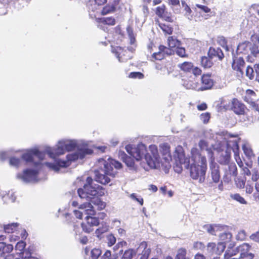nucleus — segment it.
Segmentation results:
<instances>
[{
    "instance_id": "obj_52",
    "label": "nucleus",
    "mask_w": 259,
    "mask_h": 259,
    "mask_svg": "<svg viewBox=\"0 0 259 259\" xmlns=\"http://www.w3.org/2000/svg\"><path fill=\"white\" fill-rule=\"evenodd\" d=\"M20 162V160L15 157H12L10 159V164L14 166H18Z\"/></svg>"
},
{
    "instance_id": "obj_29",
    "label": "nucleus",
    "mask_w": 259,
    "mask_h": 259,
    "mask_svg": "<svg viewBox=\"0 0 259 259\" xmlns=\"http://www.w3.org/2000/svg\"><path fill=\"white\" fill-rule=\"evenodd\" d=\"M201 63L204 68H210L213 64L212 61L208 57L204 56L201 58Z\"/></svg>"
},
{
    "instance_id": "obj_37",
    "label": "nucleus",
    "mask_w": 259,
    "mask_h": 259,
    "mask_svg": "<svg viewBox=\"0 0 259 259\" xmlns=\"http://www.w3.org/2000/svg\"><path fill=\"white\" fill-rule=\"evenodd\" d=\"M163 53L159 50V51L153 54L151 60L154 61V60H161L164 58Z\"/></svg>"
},
{
    "instance_id": "obj_8",
    "label": "nucleus",
    "mask_w": 259,
    "mask_h": 259,
    "mask_svg": "<svg viewBox=\"0 0 259 259\" xmlns=\"http://www.w3.org/2000/svg\"><path fill=\"white\" fill-rule=\"evenodd\" d=\"M213 85V81L208 75H203L201 77V84L196 83L191 85L190 89L196 91H204L210 89Z\"/></svg>"
},
{
    "instance_id": "obj_30",
    "label": "nucleus",
    "mask_w": 259,
    "mask_h": 259,
    "mask_svg": "<svg viewBox=\"0 0 259 259\" xmlns=\"http://www.w3.org/2000/svg\"><path fill=\"white\" fill-rule=\"evenodd\" d=\"M25 243L23 241L18 242L15 246V249L16 250H19L20 252H18V254H20V258H22V254L25 251H27V250H24V249L25 246Z\"/></svg>"
},
{
    "instance_id": "obj_19",
    "label": "nucleus",
    "mask_w": 259,
    "mask_h": 259,
    "mask_svg": "<svg viewBox=\"0 0 259 259\" xmlns=\"http://www.w3.org/2000/svg\"><path fill=\"white\" fill-rule=\"evenodd\" d=\"M244 64V61L242 57H236L234 59L232 66L234 70L239 72L242 75Z\"/></svg>"
},
{
    "instance_id": "obj_57",
    "label": "nucleus",
    "mask_w": 259,
    "mask_h": 259,
    "mask_svg": "<svg viewBox=\"0 0 259 259\" xmlns=\"http://www.w3.org/2000/svg\"><path fill=\"white\" fill-rule=\"evenodd\" d=\"M193 247L196 249L203 250L205 248V245L201 242H196L194 243Z\"/></svg>"
},
{
    "instance_id": "obj_6",
    "label": "nucleus",
    "mask_w": 259,
    "mask_h": 259,
    "mask_svg": "<svg viewBox=\"0 0 259 259\" xmlns=\"http://www.w3.org/2000/svg\"><path fill=\"white\" fill-rule=\"evenodd\" d=\"M174 157L175 159L174 169L176 172L181 173L183 167L187 169L189 168L191 158H188L185 157L183 148L181 146L176 147Z\"/></svg>"
},
{
    "instance_id": "obj_35",
    "label": "nucleus",
    "mask_w": 259,
    "mask_h": 259,
    "mask_svg": "<svg viewBox=\"0 0 259 259\" xmlns=\"http://www.w3.org/2000/svg\"><path fill=\"white\" fill-rule=\"evenodd\" d=\"M231 198L238 201L241 204H246L247 201L239 194H231L230 195Z\"/></svg>"
},
{
    "instance_id": "obj_48",
    "label": "nucleus",
    "mask_w": 259,
    "mask_h": 259,
    "mask_svg": "<svg viewBox=\"0 0 259 259\" xmlns=\"http://www.w3.org/2000/svg\"><path fill=\"white\" fill-rule=\"evenodd\" d=\"M115 9L114 6H106L102 10V14L103 15H106L108 13L114 11Z\"/></svg>"
},
{
    "instance_id": "obj_5",
    "label": "nucleus",
    "mask_w": 259,
    "mask_h": 259,
    "mask_svg": "<svg viewBox=\"0 0 259 259\" xmlns=\"http://www.w3.org/2000/svg\"><path fill=\"white\" fill-rule=\"evenodd\" d=\"M101 187L98 185L93 183V179L90 177L87 179V184L83 188L78 190V194L81 199H85L88 201H91L94 204L95 209L102 210L106 207V203L98 198L95 197L98 195H101L99 192Z\"/></svg>"
},
{
    "instance_id": "obj_32",
    "label": "nucleus",
    "mask_w": 259,
    "mask_h": 259,
    "mask_svg": "<svg viewBox=\"0 0 259 259\" xmlns=\"http://www.w3.org/2000/svg\"><path fill=\"white\" fill-rule=\"evenodd\" d=\"M100 23L102 24L114 25L115 24V20L112 17H105L100 19Z\"/></svg>"
},
{
    "instance_id": "obj_7",
    "label": "nucleus",
    "mask_w": 259,
    "mask_h": 259,
    "mask_svg": "<svg viewBox=\"0 0 259 259\" xmlns=\"http://www.w3.org/2000/svg\"><path fill=\"white\" fill-rule=\"evenodd\" d=\"M251 38L253 44H251L250 54L248 55L246 59L248 62H253L255 59L259 60V35H253Z\"/></svg>"
},
{
    "instance_id": "obj_46",
    "label": "nucleus",
    "mask_w": 259,
    "mask_h": 259,
    "mask_svg": "<svg viewBox=\"0 0 259 259\" xmlns=\"http://www.w3.org/2000/svg\"><path fill=\"white\" fill-rule=\"evenodd\" d=\"M176 54L181 57H186L187 55L184 48L178 47L177 48Z\"/></svg>"
},
{
    "instance_id": "obj_34",
    "label": "nucleus",
    "mask_w": 259,
    "mask_h": 259,
    "mask_svg": "<svg viewBox=\"0 0 259 259\" xmlns=\"http://www.w3.org/2000/svg\"><path fill=\"white\" fill-rule=\"evenodd\" d=\"M246 75L249 79H252L255 78V72L252 67L250 66H247L246 69Z\"/></svg>"
},
{
    "instance_id": "obj_55",
    "label": "nucleus",
    "mask_w": 259,
    "mask_h": 259,
    "mask_svg": "<svg viewBox=\"0 0 259 259\" xmlns=\"http://www.w3.org/2000/svg\"><path fill=\"white\" fill-rule=\"evenodd\" d=\"M13 249V246L11 244H6L5 243V247L3 248V253H9Z\"/></svg>"
},
{
    "instance_id": "obj_41",
    "label": "nucleus",
    "mask_w": 259,
    "mask_h": 259,
    "mask_svg": "<svg viewBox=\"0 0 259 259\" xmlns=\"http://www.w3.org/2000/svg\"><path fill=\"white\" fill-rule=\"evenodd\" d=\"M135 252L133 249H128L125 251L121 259H132Z\"/></svg>"
},
{
    "instance_id": "obj_64",
    "label": "nucleus",
    "mask_w": 259,
    "mask_h": 259,
    "mask_svg": "<svg viewBox=\"0 0 259 259\" xmlns=\"http://www.w3.org/2000/svg\"><path fill=\"white\" fill-rule=\"evenodd\" d=\"M73 212H74V215H75V217L78 218V219H81L82 218V212H80V211L78 210H73Z\"/></svg>"
},
{
    "instance_id": "obj_62",
    "label": "nucleus",
    "mask_w": 259,
    "mask_h": 259,
    "mask_svg": "<svg viewBox=\"0 0 259 259\" xmlns=\"http://www.w3.org/2000/svg\"><path fill=\"white\" fill-rule=\"evenodd\" d=\"M254 70L255 72V80L259 82V64L254 65Z\"/></svg>"
},
{
    "instance_id": "obj_63",
    "label": "nucleus",
    "mask_w": 259,
    "mask_h": 259,
    "mask_svg": "<svg viewBox=\"0 0 259 259\" xmlns=\"http://www.w3.org/2000/svg\"><path fill=\"white\" fill-rule=\"evenodd\" d=\"M192 72L194 75L198 76L201 75L202 71L200 68L196 67L193 68Z\"/></svg>"
},
{
    "instance_id": "obj_54",
    "label": "nucleus",
    "mask_w": 259,
    "mask_h": 259,
    "mask_svg": "<svg viewBox=\"0 0 259 259\" xmlns=\"http://www.w3.org/2000/svg\"><path fill=\"white\" fill-rule=\"evenodd\" d=\"M130 198L133 200H136L138 202H139L141 205H142L143 204V199L141 197H137V195L135 193H133L131 194Z\"/></svg>"
},
{
    "instance_id": "obj_18",
    "label": "nucleus",
    "mask_w": 259,
    "mask_h": 259,
    "mask_svg": "<svg viewBox=\"0 0 259 259\" xmlns=\"http://www.w3.org/2000/svg\"><path fill=\"white\" fill-rule=\"evenodd\" d=\"M210 168L211 169V176L213 182L215 183H219L220 180V174L218 164L211 161Z\"/></svg>"
},
{
    "instance_id": "obj_45",
    "label": "nucleus",
    "mask_w": 259,
    "mask_h": 259,
    "mask_svg": "<svg viewBox=\"0 0 259 259\" xmlns=\"http://www.w3.org/2000/svg\"><path fill=\"white\" fill-rule=\"evenodd\" d=\"M186 250L184 248H180L178 250L177 259H186Z\"/></svg>"
},
{
    "instance_id": "obj_3",
    "label": "nucleus",
    "mask_w": 259,
    "mask_h": 259,
    "mask_svg": "<svg viewBox=\"0 0 259 259\" xmlns=\"http://www.w3.org/2000/svg\"><path fill=\"white\" fill-rule=\"evenodd\" d=\"M98 165L99 169L95 171V180L97 182L106 185L110 182V177L113 178L116 174V170L119 169L121 164L120 162L110 158L106 160L101 158L98 160Z\"/></svg>"
},
{
    "instance_id": "obj_28",
    "label": "nucleus",
    "mask_w": 259,
    "mask_h": 259,
    "mask_svg": "<svg viewBox=\"0 0 259 259\" xmlns=\"http://www.w3.org/2000/svg\"><path fill=\"white\" fill-rule=\"evenodd\" d=\"M238 140L235 139L233 141L229 140L227 142V145L229 147H231L235 153V156L236 157L238 156V150L239 149V146L238 144Z\"/></svg>"
},
{
    "instance_id": "obj_25",
    "label": "nucleus",
    "mask_w": 259,
    "mask_h": 259,
    "mask_svg": "<svg viewBox=\"0 0 259 259\" xmlns=\"http://www.w3.org/2000/svg\"><path fill=\"white\" fill-rule=\"evenodd\" d=\"M238 252L237 247L235 249H230V247H228L225 254V259H239L237 257H232L233 256L235 255Z\"/></svg>"
},
{
    "instance_id": "obj_58",
    "label": "nucleus",
    "mask_w": 259,
    "mask_h": 259,
    "mask_svg": "<svg viewBox=\"0 0 259 259\" xmlns=\"http://www.w3.org/2000/svg\"><path fill=\"white\" fill-rule=\"evenodd\" d=\"M17 259H37V258L36 257L31 256V254L29 251H25L22 254V258H17Z\"/></svg>"
},
{
    "instance_id": "obj_50",
    "label": "nucleus",
    "mask_w": 259,
    "mask_h": 259,
    "mask_svg": "<svg viewBox=\"0 0 259 259\" xmlns=\"http://www.w3.org/2000/svg\"><path fill=\"white\" fill-rule=\"evenodd\" d=\"M144 75L139 72H131L129 75V77L132 78H143Z\"/></svg>"
},
{
    "instance_id": "obj_56",
    "label": "nucleus",
    "mask_w": 259,
    "mask_h": 259,
    "mask_svg": "<svg viewBox=\"0 0 259 259\" xmlns=\"http://www.w3.org/2000/svg\"><path fill=\"white\" fill-rule=\"evenodd\" d=\"M199 148L201 149L202 151L204 150H207V142L204 140H201L200 141L198 144Z\"/></svg>"
},
{
    "instance_id": "obj_16",
    "label": "nucleus",
    "mask_w": 259,
    "mask_h": 259,
    "mask_svg": "<svg viewBox=\"0 0 259 259\" xmlns=\"http://www.w3.org/2000/svg\"><path fill=\"white\" fill-rule=\"evenodd\" d=\"M250 248V246L248 243H243L237 247L238 252L240 253V258H244L247 256H251L253 257V254L249 253V251Z\"/></svg>"
},
{
    "instance_id": "obj_24",
    "label": "nucleus",
    "mask_w": 259,
    "mask_h": 259,
    "mask_svg": "<svg viewBox=\"0 0 259 259\" xmlns=\"http://www.w3.org/2000/svg\"><path fill=\"white\" fill-rule=\"evenodd\" d=\"M167 43L170 48L180 47L181 45V41L178 40L174 36H169L167 38Z\"/></svg>"
},
{
    "instance_id": "obj_59",
    "label": "nucleus",
    "mask_w": 259,
    "mask_h": 259,
    "mask_svg": "<svg viewBox=\"0 0 259 259\" xmlns=\"http://www.w3.org/2000/svg\"><path fill=\"white\" fill-rule=\"evenodd\" d=\"M230 170V174L233 176H236L237 175V167L235 164H230L228 166Z\"/></svg>"
},
{
    "instance_id": "obj_17",
    "label": "nucleus",
    "mask_w": 259,
    "mask_h": 259,
    "mask_svg": "<svg viewBox=\"0 0 259 259\" xmlns=\"http://www.w3.org/2000/svg\"><path fill=\"white\" fill-rule=\"evenodd\" d=\"M119 156L122 159L123 162L126 164L130 170L136 171L137 166L135 165L134 160L129 156H127L124 152H119Z\"/></svg>"
},
{
    "instance_id": "obj_36",
    "label": "nucleus",
    "mask_w": 259,
    "mask_h": 259,
    "mask_svg": "<svg viewBox=\"0 0 259 259\" xmlns=\"http://www.w3.org/2000/svg\"><path fill=\"white\" fill-rule=\"evenodd\" d=\"M101 250L98 248H94L90 252L91 259H97L101 254Z\"/></svg>"
},
{
    "instance_id": "obj_21",
    "label": "nucleus",
    "mask_w": 259,
    "mask_h": 259,
    "mask_svg": "<svg viewBox=\"0 0 259 259\" xmlns=\"http://www.w3.org/2000/svg\"><path fill=\"white\" fill-rule=\"evenodd\" d=\"M208 56L211 60L217 58L219 60H222L224 57V54L219 48H210L208 52Z\"/></svg>"
},
{
    "instance_id": "obj_49",
    "label": "nucleus",
    "mask_w": 259,
    "mask_h": 259,
    "mask_svg": "<svg viewBox=\"0 0 259 259\" xmlns=\"http://www.w3.org/2000/svg\"><path fill=\"white\" fill-rule=\"evenodd\" d=\"M209 119L210 114L208 112L202 113L200 115V119L204 123H207Z\"/></svg>"
},
{
    "instance_id": "obj_11",
    "label": "nucleus",
    "mask_w": 259,
    "mask_h": 259,
    "mask_svg": "<svg viewBox=\"0 0 259 259\" xmlns=\"http://www.w3.org/2000/svg\"><path fill=\"white\" fill-rule=\"evenodd\" d=\"M37 170L28 169L24 170L23 174H18L17 177L25 182H34L37 181Z\"/></svg>"
},
{
    "instance_id": "obj_1",
    "label": "nucleus",
    "mask_w": 259,
    "mask_h": 259,
    "mask_svg": "<svg viewBox=\"0 0 259 259\" xmlns=\"http://www.w3.org/2000/svg\"><path fill=\"white\" fill-rule=\"evenodd\" d=\"M77 146L75 141L63 140L58 142L55 148L47 147L45 152L50 157L54 159V163L46 162V165L55 171H59L60 167H66L70 164L71 161L78 158L83 159L87 155L92 154L93 151L87 146L79 149L76 152L67 155V160H61L56 157L64 154L66 151H71Z\"/></svg>"
},
{
    "instance_id": "obj_42",
    "label": "nucleus",
    "mask_w": 259,
    "mask_h": 259,
    "mask_svg": "<svg viewBox=\"0 0 259 259\" xmlns=\"http://www.w3.org/2000/svg\"><path fill=\"white\" fill-rule=\"evenodd\" d=\"M246 233L245 230H241L238 232L236 238L238 240L243 241L246 239Z\"/></svg>"
},
{
    "instance_id": "obj_51",
    "label": "nucleus",
    "mask_w": 259,
    "mask_h": 259,
    "mask_svg": "<svg viewBox=\"0 0 259 259\" xmlns=\"http://www.w3.org/2000/svg\"><path fill=\"white\" fill-rule=\"evenodd\" d=\"M107 240L109 246L113 245L116 242V238L112 234L108 235L107 236Z\"/></svg>"
},
{
    "instance_id": "obj_44",
    "label": "nucleus",
    "mask_w": 259,
    "mask_h": 259,
    "mask_svg": "<svg viewBox=\"0 0 259 259\" xmlns=\"http://www.w3.org/2000/svg\"><path fill=\"white\" fill-rule=\"evenodd\" d=\"M159 50L163 53L164 56L165 55H171L173 53V51L170 48H167L164 46H160L159 47Z\"/></svg>"
},
{
    "instance_id": "obj_31",
    "label": "nucleus",
    "mask_w": 259,
    "mask_h": 259,
    "mask_svg": "<svg viewBox=\"0 0 259 259\" xmlns=\"http://www.w3.org/2000/svg\"><path fill=\"white\" fill-rule=\"evenodd\" d=\"M18 224L17 223H12L5 226L4 230L6 233H12L14 232L17 228Z\"/></svg>"
},
{
    "instance_id": "obj_9",
    "label": "nucleus",
    "mask_w": 259,
    "mask_h": 259,
    "mask_svg": "<svg viewBox=\"0 0 259 259\" xmlns=\"http://www.w3.org/2000/svg\"><path fill=\"white\" fill-rule=\"evenodd\" d=\"M93 215H87L85 217V222L81 224L83 230L87 233H90L94 230L93 227L97 226L99 224V221L98 218L93 217Z\"/></svg>"
},
{
    "instance_id": "obj_2",
    "label": "nucleus",
    "mask_w": 259,
    "mask_h": 259,
    "mask_svg": "<svg viewBox=\"0 0 259 259\" xmlns=\"http://www.w3.org/2000/svg\"><path fill=\"white\" fill-rule=\"evenodd\" d=\"M125 149L137 161L145 160V163L143 161L141 165L145 170L160 167V158L157 146L150 145L147 150L144 144L140 143L134 147L130 145H127Z\"/></svg>"
},
{
    "instance_id": "obj_4",
    "label": "nucleus",
    "mask_w": 259,
    "mask_h": 259,
    "mask_svg": "<svg viewBox=\"0 0 259 259\" xmlns=\"http://www.w3.org/2000/svg\"><path fill=\"white\" fill-rule=\"evenodd\" d=\"M191 153L189 166L190 176L193 179L198 180L200 183H202L205 179L207 169L206 158L196 148L191 149Z\"/></svg>"
},
{
    "instance_id": "obj_60",
    "label": "nucleus",
    "mask_w": 259,
    "mask_h": 259,
    "mask_svg": "<svg viewBox=\"0 0 259 259\" xmlns=\"http://www.w3.org/2000/svg\"><path fill=\"white\" fill-rule=\"evenodd\" d=\"M206 228L207 232L209 233H210V234H211L212 235H217L215 234V229L217 227H213V225H210V226H206Z\"/></svg>"
},
{
    "instance_id": "obj_53",
    "label": "nucleus",
    "mask_w": 259,
    "mask_h": 259,
    "mask_svg": "<svg viewBox=\"0 0 259 259\" xmlns=\"http://www.w3.org/2000/svg\"><path fill=\"white\" fill-rule=\"evenodd\" d=\"M196 7L200 9L201 11H203L204 13H209L210 11V9L206 6L196 4Z\"/></svg>"
},
{
    "instance_id": "obj_14",
    "label": "nucleus",
    "mask_w": 259,
    "mask_h": 259,
    "mask_svg": "<svg viewBox=\"0 0 259 259\" xmlns=\"http://www.w3.org/2000/svg\"><path fill=\"white\" fill-rule=\"evenodd\" d=\"M231 109L234 112L238 115H244L246 108L245 106L236 99H233L231 101Z\"/></svg>"
},
{
    "instance_id": "obj_23",
    "label": "nucleus",
    "mask_w": 259,
    "mask_h": 259,
    "mask_svg": "<svg viewBox=\"0 0 259 259\" xmlns=\"http://www.w3.org/2000/svg\"><path fill=\"white\" fill-rule=\"evenodd\" d=\"M160 149L165 161L169 163L171 160V156L170 151V146L166 143L161 145Z\"/></svg>"
},
{
    "instance_id": "obj_26",
    "label": "nucleus",
    "mask_w": 259,
    "mask_h": 259,
    "mask_svg": "<svg viewBox=\"0 0 259 259\" xmlns=\"http://www.w3.org/2000/svg\"><path fill=\"white\" fill-rule=\"evenodd\" d=\"M138 250L139 251H140L142 250L143 256L141 257V259H147V255L148 254L149 252V249L147 248V243L145 242H142L138 248Z\"/></svg>"
},
{
    "instance_id": "obj_47",
    "label": "nucleus",
    "mask_w": 259,
    "mask_h": 259,
    "mask_svg": "<svg viewBox=\"0 0 259 259\" xmlns=\"http://www.w3.org/2000/svg\"><path fill=\"white\" fill-rule=\"evenodd\" d=\"M181 3L182 7L184 8L185 11V15L188 17V19H190L191 18H190L189 15L192 12L191 9L184 1H182Z\"/></svg>"
},
{
    "instance_id": "obj_10",
    "label": "nucleus",
    "mask_w": 259,
    "mask_h": 259,
    "mask_svg": "<svg viewBox=\"0 0 259 259\" xmlns=\"http://www.w3.org/2000/svg\"><path fill=\"white\" fill-rule=\"evenodd\" d=\"M256 95L255 93L250 90L246 91V95L244 97V100L250 105V107L255 111L257 112L259 114V100L256 102Z\"/></svg>"
},
{
    "instance_id": "obj_13",
    "label": "nucleus",
    "mask_w": 259,
    "mask_h": 259,
    "mask_svg": "<svg viewBox=\"0 0 259 259\" xmlns=\"http://www.w3.org/2000/svg\"><path fill=\"white\" fill-rule=\"evenodd\" d=\"M226 245L224 242L215 243L209 242L207 245V251L211 254H221L225 250Z\"/></svg>"
},
{
    "instance_id": "obj_61",
    "label": "nucleus",
    "mask_w": 259,
    "mask_h": 259,
    "mask_svg": "<svg viewBox=\"0 0 259 259\" xmlns=\"http://www.w3.org/2000/svg\"><path fill=\"white\" fill-rule=\"evenodd\" d=\"M101 259H115L113 256H111V252L109 250H107Z\"/></svg>"
},
{
    "instance_id": "obj_38",
    "label": "nucleus",
    "mask_w": 259,
    "mask_h": 259,
    "mask_svg": "<svg viewBox=\"0 0 259 259\" xmlns=\"http://www.w3.org/2000/svg\"><path fill=\"white\" fill-rule=\"evenodd\" d=\"M242 149L244 154L248 157H251L253 155V152L250 146L247 144H244Z\"/></svg>"
},
{
    "instance_id": "obj_27",
    "label": "nucleus",
    "mask_w": 259,
    "mask_h": 259,
    "mask_svg": "<svg viewBox=\"0 0 259 259\" xmlns=\"http://www.w3.org/2000/svg\"><path fill=\"white\" fill-rule=\"evenodd\" d=\"M178 67L182 70L185 72H190L191 70H192L193 68V65L191 62H185L183 63L178 64Z\"/></svg>"
},
{
    "instance_id": "obj_40",
    "label": "nucleus",
    "mask_w": 259,
    "mask_h": 259,
    "mask_svg": "<svg viewBox=\"0 0 259 259\" xmlns=\"http://www.w3.org/2000/svg\"><path fill=\"white\" fill-rule=\"evenodd\" d=\"M165 11V7L164 5H161L156 8V14L160 17H163Z\"/></svg>"
},
{
    "instance_id": "obj_20",
    "label": "nucleus",
    "mask_w": 259,
    "mask_h": 259,
    "mask_svg": "<svg viewBox=\"0 0 259 259\" xmlns=\"http://www.w3.org/2000/svg\"><path fill=\"white\" fill-rule=\"evenodd\" d=\"M251 43L248 41H245L240 43L237 48V53L238 54H243L244 55H248L249 50H250Z\"/></svg>"
},
{
    "instance_id": "obj_22",
    "label": "nucleus",
    "mask_w": 259,
    "mask_h": 259,
    "mask_svg": "<svg viewBox=\"0 0 259 259\" xmlns=\"http://www.w3.org/2000/svg\"><path fill=\"white\" fill-rule=\"evenodd\" d=\"M107 2V0H91L88 4L89 9L94 12L98 10V7L104 4ZM118 2V0L114 1V5H116Z\"/></svg>"
},
{
    "instance_id": "obj_43",
    "label": "nucleus",
    "mask_w": 259,
    "mask_h": 259,
    "mask_svg": "<svg viewBox=\"0 0 259 259\" xmlns=\"http://www.w3.org/2000/svg\"><path fill=\"white\" fill-rule=\"evenodd\" d=\"M159 26L161 29L165 34H170L172 33L173 29L169 26L164 24H161Z\"/></svg>"
},
{
    "instance_id": "obj_39",
    "label": "nucleus",
    "mask_w": 259,
    "mask_h": 259,
    "mask_svg": "<svg viewBox=\"0 0 259 259\" xmlns=\"http://www.w3.org/2000/svg\"><path fill=\"white\" fill-rule=\"evenodd\" d=\"M230 153L228 151L225 152V155H222V157L220 158V162L223 164H227L230 160Z\"/></svg>"
},
{
    "instance_id": "obj_12",
    "label": "nucleus",
    "mask_w": 259,
    "mask_h": 259,
    "mask_svg": "<svg viewBox=\"0 0 259 259\" xmlns=\"http://www.w3.org/2000/svg\"><path fill=\"white\" fill-rule=\"evenodd\" d=\"M45 154L39 152L36 149L27 150L24 153L22 158L27 162L32 161L35 158H37L40 160L44 159Z\"/></svg>"
},
{
    "instance_id": "obj_15",
    "label": "nucleus",
    "mask_w": 259,
    "mask_h": 259,
    "mask_svg": "<svg viewBox=\"0 0 259 259\" xmlns=\"http://www.w3.org/2000/svg\"><path fill=\"white\" fill-rule=\"evenodd\" d=\"M78 209L82 212V215H94L96 214V210L94 207L90 202L84 203L80 204L78 207Z\"/></svg>"
},
{
    "instance_id": "obj_33",
    "label": "nucleus",
    "mask_w": 259,
    "mask_h": 259,
    "mask_svg": "<svg viewBox=\"0 0 259 259\" xmlns=\"http://www.w3.org/2000/svg\"><path fill=\"white\" fill-rule=\"evenodd\" d=\"M220 239L225 242L230 241L232 237V235L229 232H224L220 235Z\"/></svg>"
}]
</instances>
